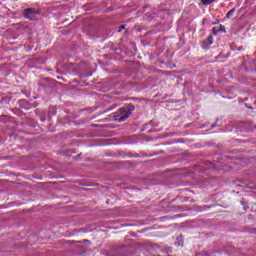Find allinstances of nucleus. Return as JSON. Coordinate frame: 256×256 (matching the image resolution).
<instances>
[{"mask_svg":"<svg viewBox=\"0 0 256 256\" xmlns=\"http://www.w3.org/2000/svg\"><path fill=\"white\" fill-rule=\"evenodd\" d=\"M133 111H135V106L133 104H128L118 109L113 113L114 121L117 123H123V121H127L131 115H133Z\"/></svg>","mask_w":256,"mask_h":256,"instance_id":"1","label":"nucleus"},{"mask_svg":"<svg viewBox=\"0 0 256 256\" xmlns=\"http://www.w3.org/2000/svg\"><path fill=\"white\" fill-rule=\"evenodd\" d=\"M24 19L28 21H39L38 15H41V9L37 8H26L22 11Z\"/></svg>","mask_w":256,"mask_h":256,"instance_id":"2","label":"nucleus"},{"mask_svg":"<svg viewBox=\"0 0 256 256\" xmlns=\"http://www.w3.org/2000/svg\"><path fill=\"white\" fill-rule=\"evenodd\" d=\"M213 36H208L203 42H202V47L203 49H209L211 45H213Z\"/></svg>","mask_w":256,"mask_h":256,"instance_id":"3","label":"nucleus"},{"mask_svg":"<svg viewBox=\"0 0 256 256\" xmlns=\"http://www.w3.org/2000/svg\"><path fill=\"white\" fill-rule=\"evenodd\" d=\"M213 35H218L219 33H226L225 26L219 25L212 28Z\"/></svg>","mask_w":256,"mask_h":256,"instance_id":"4","label":"nucleus"},{"mask_svg":"<svg viewBox=\"0 0 256 256\" xmlns=\"http://www.w3.org/2000/svg\"><path fill=\"white\" fill-rule=\"evenodd\" d=\"M235 8H232L231 10H229L226 14V19H231V17H233L234 13H235Z\"/></svg>","mask_w":256,"mask_h":256,"instance_id":"5","label":"nucleus"},{"mask_svg":"<svg viewBox=\"0 0 256 256\" xmlns=\"http://www.w3.org/2000/svg\"><path fill=\"white\" fill-rule=\"evenodd\" d=\"M216 0H201V4L202 5H211L213 3H215Z\"/></svg>","mask_w":256,"mask_h":256,"instance_id":"6","label":"nucleus"},{"mask_svg":"<svg viewBox=\"0 0 256 256\" xmlns=\"http://www.w3.org/2000/svg\"><path fill=\"white\" fill-rule=\"evenodd\" d=\"M139 98L137 97H130L127 99V101H138Z\"/></svg>","mask_w":256,"mask_h":256,"instance_id":"7","label":"nucleus"},{"mask_svg":"<svg viewBox=\"0 0 256 256\" xmlns=\"http://www.w3.org/2000/svg\"><path fill=\"white\" fill-rule=\"evenodd\" d=\"M50 114L57 115V110H55V109L50 110Z\"/></svg>","mask_w":256,"mask_h":256,"instance_id":"8","label":"nucleus"},{"mask_svg":"<svg viewBox=\"0 0 256 256\" xmlns=\"http://www.w3.org/2000/svg\"><path fill=\"white\" fill-rule=\"evenodd\" d=\"M123 29H125V25H122L118 31L121 32Z\"/></svg>","mask_w":256,"mask_h":256,"instance_id":"9","label":"nucleus"},{"mask_svg":"<svg viewBox=\"0 0 256 256\" xmlns=\"http://www.w3.org/2000/svg\"><path fill=\"white\" fill-rule=\"evenodd\" d=\"M215 127H217V124H212L211 125V129H215Z\"/></svg>","mask_w":256,"mask_h":256,"instance_id":"10","label":"nucleus"},{"mask_svg":"<svg viewBox=\"0 0 256 256\" xmlns=\"http://www.w3.org/2000/svg\"><path fill=\"white\" fill-rule=\"evenodd\" d=\"M212 25H217V23H216V22H213Z\"/></svg>","mask_w":256,"mask_h":256,"instance_id":"11","label":"nucleus"},{"mask_svg":"<svg viewBox=\"0 0 256 256\" xmlns=\"http://www.w3.org/2000/svg\"><path fill=\"white\" fill-rule=\"evenodd\" d=\"M149 133H153V130H149Z\"/></svg>","mask_w":256,"mask_h":256,"instance_id":"12","label":"nucleus"},{"mask_svg":"<svg viewBox=\"0 0 256 256\" xmlns=\"http://www.w3.org/2000/svg\"><path fill=\"white\" fill-rule=\"evenodd\" d=\"M42 121H45V119H42Z\"/></svg>","mask_w":256,"mask_h":256,"instance_id":"13","label":"nucleus"}]
</instances>
